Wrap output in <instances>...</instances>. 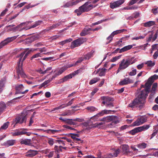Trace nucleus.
Wrapping results in <instances>:
<instances>
[{
    "label": "nucleus",
    "mask_w": 158,
    "mask_h": 158,
    "mask_svg": "<svg viewBox=\"0 0 158 158\" xmlns=\"http://www.w3.org/2000/svg\"><path fill=\"white\" fill-rule=\"evenodd\" d=\"M42 23L43 21L41 20H39L35 22L33 25L31 26L30 28L27 29H26V30H27V29H29L31 28H35L37 26H38L40 25Z\"/></svg>",
    "instance_id": "obj_30"
},
{
    "label": "nucleus",
    "mask_w": 158,
    "mask_h": 158,
    "mask_svg": "<svg viewBox=\"0 0 158 158\" xmlns=\"http://www.w3.org/2000/svg\"><path fill=\"white\" fill-rule=\"evenodd\" d=\"M4 87V83L1 80L0 81V93L2 91Z\"/></svg>",
    "instance_id": "obj_47"
},
{
    "label": "nucleus",
    "mask_w": 158,
    "mask_h": 158,
    "mask_svg": "<svg viewBox=\"0 0 158 158\" xmlns=\"http://www.w3.org/2000/svg\"><path fill=\"white\" fill-rule=\"evenodd\" d=\"M23 88L24 87L22 84L17 85L15 86L16 91L15 94H21L22 92L21 90L23 89Z\"/></svg>",
    "instance_id": "obj_18"
},
{
    "label": "nucleus",
    "mask_w": 158,
    "mask_h": 158,
    "mask_svg": "<svg viewBox=\"0 0 158 158\" xmlns=\"http://www.w3.org/2000/svg\"><path fill=\"white\" fill-rule=\"evenodd\" d=\"M111 111H112L111 110H102L101 112L98 113V115H99V117L102 116L104 115V114H107L110 113V112Z\"/></svg>",
    "instance_id": "obj_25"
},
{
    "label": "nucleus",
    "mask_w": 158,
    "mask_h": 158,
    "mask_svg": "<svg viewBox=\"0 0 158 158\" xmlns=\"http://www.w3.org/2000/svg\"><path fill=\"white\" fill-rule=\"evenodd\" d=\"M8 10L7 8H6L1 14L0 16H3L6 14V12Z\"/></svg>",
    "instance_id": "obj_63"
},
{
    "label": "nucleus",
    "mask_w": 158,
    "mask_h": 158,
    "mask_svg": "<svg viewBox=\"0 0 158 158\" xmlns=\"http://www.w3.org/2000/svg\"><path fill=\"white\" fill-rule=\"evenodd\" d=\"M157 86V83H154L152 86V89L151 91L155 92Z\"/></svg>",
    "instance_id": "obj_45"
},
{
    "label": "nucleus",
    "mask_w": 158,
    "mask_h": 158,
    "mask_svg": "<svg viewBox=\"0 0 158 158\" xmlns=\"http://www.w3.org/2000/svg\"><path fill=\"white\" fill-rule=\"evenodd\" d=\"M55 142L54 139L52 138H49L48 140V143L51 146L53 145Z\"/></svg>",
    "instance_id": "obj_51"
},
{
    "label": "nucleus",
    "mask_w": 158,
    "mask_h": 158,
    "mask_svg": "<svg viewBox=\"0 0 158 158\" xmlns=\"http://www.w3.org/2000/svg\"><path fill=\"white\" fill-rule=\"evenodd\" d=\"M19 36V35H18L10 37H8L2 41L0 43V49L14 40Z\"/></svg>",
    "instance_id": "obj_7"
},
{
    "label": "nucleus",
    "mask_w": 158,
    "mask_h": 158,
    "mask_svg": "<svg viewBox=\"0 0 158 158\" xmlns=\"http://www.w3.org/2000/svg\"><path fill=\"white\" fill-rule=\"evenodd\" d=\"M89 2H86L84 4L80 6L78 9H76L74 11V12L76 13L77 16H79L82 13L87 12L91 9L93 8L92 5H89Z\"/></svg>",
    "instance_id": "obj_4"
},
{
    "label": "nucleus",
    "mask_w": 158,
    "mask_h": 158,
    "mask_svg": "<svg viewBox=\"0 0 158 158\" xmlns=\"http://www.w3.org/2000/svg\"><path fill=\"white\" fill-rule=\"evenodd\" d=\"M38 49H39V51L41 52H46L47 51V49L45 47H44L43 48H37L35 49V50H37Z\"/></svg>",
    "instance_id": "obj_55"
},
{
    "label": "nucleus",
    "mask_w": 158,
    "mask_h": 158,
    "mask_svg": "<svg viewBox=\"0 0 158 158\" xmlns=\"http://www.w3.org/2000/svg\"><path fill=\"white\" fill-rule=\"evenodd\" d=\"M104 123L102 122H100V123H96L94 124V123H92L91 125V128H95L96 127H98L99 126H101L103 125Z\"/></svg>",
    "instance_id": "obj_37"
},
{
    "label": "nucleus",
    "mask_w": 158,
    "mask_h": 158,
    "mask_svg": "<svg viewBox=\"0 0 158 158\" xmlns=\"http://www.w3.org/2000/svg\"><path fill=\"white\" fill-rule=\"evenodd\" d=\"M114 36L113 35H112V33H111L110 35L107 38V40H109V41L107 43H106V44H107L110 43L113 39V37Z\"/></svg>",
    "instance_id": "obj_52"
},
{
    "label": "nucleus",
    "mask_w": 158,
    "mask_h": 158,
    "mask_svg": "<svg viewBox=\"0 0 158 158\" xmlns=\"http://www.w3.org/2000/svg\"><path fill=\"white\" fill-rule=\"evenodd\" d=\"M155 80L151 78V77L148 79V81L145 84L146 88L140 92L137 98L134 99L129 104L128 106L132 108H138L141 110L145 107L146 100L150 92L151 86Z\"/></svg>",
    "instance_id": "obj_1"
},
{
    "label": "nucleus",
    "mask_w": 158,
    "mask_h": 158,
    "mask_svg": "<svg viewBox=\"0 0 158 158\" xmlns=\"http://www.w3.org/2000/svg\"><path fill=\"white\" fill-rule=\"evenodd\" d=\"M124 2V0H119L110 3V7L112 9H114L118 7L122 4Z\"/></svg>",
    "instance_id": "obj_12"
},
{
    "label": "nucleus",
    "mask_w": 158,
    "mask_h": 158,
    "mask_svg": "<svg viewBox=\"0 0 158 158\" xmlns=\"http://www.w3.org/2000/svg\"><path fill=\"white\" fill-rule=\"evenodd\" d=\"M135 45L134 44L133 45H130L127 46H125L123 47V48H122L121 49L119 52L121 53V52H123L128 50H129L132 48L133 46Z\"/></svg>",
    "instance_id": "obj_19"
},
{
    "label": "nucleus",
    "mask_w": 158,
    "mask_h": 158,
    "mask_svg": "<svg viewBox=\"0 0 158 158\" xmlns=\"http://www.w3.org/2000/svg\"><path fill=\"white\" fill-rule=\"evenodd\" d=\"M147 144L145 143H140L137 145V147L139 149H143L147 147Z\"/></svg>",
    "instance_id": "obj_31"
},
{
    "label": "nucleus",
    "mask_w": 158,
    "mask_h": 158,
    "mask_svg": "<svg viewBox=\"0 0 158 158\" xmlns=\"http://www.w3.org/2000/svg\"><path fill=\"white\" fill-rule=\"evenodd\" d=\"M110 122H112L110 125H111L113 124H116L119 123L118 117L115 115H111Z\"/></svg>",
    "instance_id": "obj_17"
},
{
    "label": "nucleus",
    "mask_w": 158,
    "mask_h": 158,
    "mask_svg": "<svg viewBox=\"0 0 158 158\" xmlns=\"http://www.w3.org/2000/svg\"><path fill=\"white\" fill-rule=\"evenodd\" d=\"M16 140L15 139H10L7 140L5 143V146H10L13 145L16 143Z\"/></svg>",
    "instance_id": "obj_22"
},
{
    "label": "nucleus",
    "mask_w": 158,
    "mask_h": 158,
    "mask_svg": "<svg viewBox=\"0 0 158 158\" xmlns=\"http://www.w3.org/2000/svg\"><path fill=\"white\" fill-rule=\"evenodd\" d=\"M136 73V69L132 70L131 72L129 73V75L131 76H133L135 75Z\"/></svg>",
    "instance_id": "obj_57"
},
{
    "label": "nucleus",
    "mask_w": 158,
    "mask_h": 158,
    "mask_svg": "<svg viewBox=\"0 0 158 158\" xmlns=\"http://www.w3.org/2000/svg\"><path fill=\"white\" fill-rule=\"evenodd\" d=\"M120 150L119 149H118L116 150L113 153V155L115 156H117L118 154L119 153Z\"/></svg>",
    "instance_id": "obj_60"
},
{
    "label": "nucleus",
    "mask_w": 158,
    "mask_h": 158,
    "mask_svg": "<svg viewBox=\"0 0 158 158\" xmlns=\"http://www.w3.org/2000/svg\"><path fill=\"white\" fill-rule=\"evenodd\" d=\"M126 30L124 29L116 30V31H113L112 33V35H113L114 36L115 35L118 34L119 33H121L123 32L124 31Z\"/></svg>",
    "instance_id": "obj_41"
},
{
    "label": "nucleus",
    "mask_w": 158,
    "mask_h": 158,
    "mask_svg": "<svg viewBox=\"0 0 158 158\" xmlns=\"http://www.w3.org/2000/svg\"><path fill=\"white\" fill-rule=\"evenodd\" d=\"M27 119L26 116H23L22 115H19L15 119V124L19 123L22 124L24 122H26Z\"/></svg>",
    "instance_id": "obj_11"
},
{
    "label": "nucleus",
    "mask_w": 158,
    "mask_h": 158,
    "mask_svg": "<svg viewBox=\"0 0 158 158\" xmlns=\"http://www.w3.org/2000/svg\"><path fill=\"white\" fill-rule=\"evenodd\" d=\"M92 56V54L91 53H89L85 55L84 56V59L85 60L89 59Z\"/></svg>",
    "instance_id": "obj_49"
},
{
    "label": "nucleus",
    "mask_w": 158,
    "mask_h": 158,
    "mask_svg": "<svg viewBox=\"0 0 158 158\" xmlns=\"http://www.w3.org/2000/svg\"><path fill=\"white\" fill-rule=\"evenodd\" d=\"M106 69L105 68H103L102 69L99 73V76L101 77L105 76L106 74Z\"/></svg>",
    "instance_id": "obj_38"
},
{
    "label": "nucleus",
    "mask_w": 158,
    "mask_h": 158,
    "mask_svg": "<svg viewBox=\"0 0 158 158\" xmlns=\"http://www.w3.org/2000/svg\"><path fill=\"white\" fill-rule=\"evenodd\" d=\"M19 142L21 144L31 146L32 144L31 143V139H22L20 140Z\"/></svg>",
    "instance_id": "obj_16"
},
{
    "label": "nucleus",
    "mask_w": 158,
    "mask_h": 158,
    "mask_svg": "<svg viewBox=\"0 0 158 158\" xmlns=\"http://www.w3.org/2000/svg\"><path fill=\"white\" fill-rule=\"evenodd\" d=\"M152 47V50L153 51L156 50H158V44H155L153 45Z\"/></svg>",
    "instance_id": "obj_59"
},
{
    "label": "nucleus",
    "mask_w": 158,
    "mask_h": 158,
    "mask_svg": "<svg viewBox=\"0 0 158 158\" xmlns=\"http://www.w3.org/2000/svg\"><path fill=\"white\" fill-rule=\"evenodd\" d=\"M62 23V21H61L60 22H59L55 24H53L52 26H50V27H48V30H53L54 29H55L58 26L60 25Z\"/></svg>",
    "instance_id": "obj_21"
},
{
    "label": "nucleus",
    "mask_w": 158,
    "mask_h": 158,
    "mask_svg": "<svg viewBox=\"0 0 158 158\" xmlns=\"http://www.w3.org/2000/svg\"><path fill=\"white\" fill-rule=\"evenodd\" d=\"M37 4L36 5H32V6H31L30 5V4H29L28 5H27V6H25L24 7V9H23L21 11V12L23 11L24 10V9H28L29 8H30L31 7H34V6H36V5H37Z\"/></svg>",
    "instance_id": "obj_56"
},
{
    "label": "nucleus",
    "mask_w": 158,
    "mask_h": 158,
    "mask_svg": "<svg viewBox=\"0 0 158 158\" xmlns=\"http://www.w3.org/2000/svg\"><path fill=\"white\" fill-rule=\"evenodd\" d=\"M86 109L89 112H93L96 111H97L98 109L93 106H89L86 108Z\"/></svg>",
    "instance_id": "obj_28"
},
{
    "label": "nucleus",
    "mask_w": 158,
    "mask_h": 158,
    "mask_svg": "<svg viewBox=\"0 0 158 158\" xmlns=\"http://www.w3.org/2000/svg\"><path fill=\"white\" fill-rule=\"evenodd\" d=\"M91 28L85 29L81 32L80 35L81 36H85L89 34V31H90Z\"/></svg>",
    "instance_id": "obj_26"
},
{
    "label": "nucleus",
    "mask_w": 158,
    "mask_h": 158,
    "mask_svg": "<svg viewBox=\"0 0 158 158\" xmlns=\"http://www.w3.org/2000/svg\"><path fill=\"white\" fill-rule=\"evenodd\" d=\"M150 127L149 124L144 125L142 126L138 127L139 131H144L148 129Z\"/></svg>",
    "instance_id": "obj_24"
},
{
    "label": "nucleus",
    "mask_w": 158,
    "mask_h": 158,
    "mask_svg": "<svg viewBox=\"0 0 158 158\" xmlns=\"http://www.w3.org/2000/svg\"><path fill=\"white\" fill-rule=\"evenodd\" d=\"M82 70L83 69L82 68H80L79 69L74 71L72 73L65 76L64 78H63L64 81L65 82L67 81L69 79L72 78L76 75L81 73L82 71Z\"/></svg>",
    "instance_id": "obj_9"
},
{
    "label": "nucleus",
    "mask_w": 158,
    "mask_h": 158,
    "mask_svg": "<svg viewBox=\"0 0 158 158\" xmlns=\"http://www.w3.org/2000/svg\"><path fill=\"white\" fill-rule=\"evenodd\" d=\"M6 104L4 102H0V113H2L6 109Z\"/></svg>",
    "instance_id": "obj_23"
},
{
    "label": "nucleus",
    "mask_w": 158,
    "mask_h": 158,
    "mask_svg": "<svg viewBox=\"0 0 158 158\" xmlns=\"http://www.w3.org/2000/svg\"><path fill=\"white\" fill-rule=\"evenodd\" d=\"M92 124L90 122H89V120L86 123H84V125L86 127H88L86 128V129L87 130H89L90 129H92V128H91V125Z\"/></svg>",
    "instance_id": "obj_39"
},
{
    "label": "nucleus",
    "mask_w": 158,
    "mask_h": 158,
    "mask_svg": "<svg viewBox=\"0 0 158 158\" xmlns=\"http://www.w3.org/2000/svg\"><path fill=\"white\" fill-rule=\"evenodd\" d=\"M72 40V39L71 38H69V39H67L65 40H64L62 41L61 42H60L58 43V44H59L62 45V46L64 44H65L67 43H68L69 42H71Z\"/></svg>",
    "instance_id": "obj_33"
},
{
    "label": "nucleus",
    "mask_w": 158,
    "mask_h": 158,
    "mask_svg": "<svg viewBox=\"0 0 158 158\" xmlns=\"http://www.w3.org/2000/svg\"><path fill=\"white\" fill-rule=\"evenodd\" d=\"M133 59V58H128L126 60L123 59L119 64V67L117 70V73H119L121 70L126 69L130 65L134 63L135 61Z\"/></svg>",
    "instance_id": "obj_3"
},
{
    "label": "nucleus",
    "mask_w": 158,
    "mask_h": 158,
    "mask_svg": "<svg viewBox=\"0 0 158 158\" xmlns=\"http://www.w3.org/2000/svg\"><path fill=\"white\" fill-rule=\"evenodd\" d=\"M23 52H25V54L24 57H23V61H24L25 59L27 57V56H28L29 54L31 52L30 51H25Z\"/></svg>",
    "instance_id": "obj_42"
},
{
    "label": "nucleus",
    "mask_w": 158,
    "mask_h": 158,
    "mask_svg": "<svg viewBox=\"0 0 158 158\" xmlns=\"http://www.w3.org/2000/svg\"><path fill=\"white\" fill-rule=\"evenodd\" d=\"M28 131L27 129H18L16 130L15 132L12 133H11L13 136L21 135L25 134L27 136H30L31 133L27 132L26 131Z\"/></svg>",
    "instance_id": "obj_6"
},
{
    "label": "nucleus",
    "mask_w": 158,
    "mask_h": 158,
    "mask_svg": "<svg viewBox=\"0 0 158 158\" xmlns=\"http://www.w3.org/2000/svg\"><path fill=\"white\" fill-rule=\"evenodd\" d=\"M87 40L86 38L83 37L79 38L73 40L71 43V47L72 48L80 46L81 44L85 42Z\"/></svg>",
    "instance_id": "obj_5"
},
{
    "label": "nucleus",
    "mask_w": 158,
    "mask_h": 158,
    "mask_svg": "<svg viewBox=\"0 0 158 158\" xmlns=\"http://www.w3.org/2000/svg\"><path fill=\"white\" fill-rule=\"evenodd\" d=\"M71 137L72 139H73L74 141L76 143H77V141H80V143H82L83 142V140H81L80 139L77 138L76 137L74 136H71Z\"/></svg>",
    "instance_id": "obj_44"
},
{
    "label": "nucleus",
    "mask_w": 158,
    "mask_h": 158,
    "mask_svg": "<svg viewBox=\"0 0 158 158\" xmlns=\"http://www.w3.org/2000/svg\"><path fill=\"white\" fill-rule=\"evenodd\" d=\"M55 141L56 142H57L59 144H62L63 145H65V144L64 143V141L61 140H55Z\"/></svg>",
    "instance_id": "obj_61"
},
{
    "label": "nucleus",
    "mask_w": 158,
    "mask_h": 158,
    "mask_svg": "<svg viewBox=\"0 0 158 158\" xmlns=\"http://www.w3.org/2000/svg\"><path fill=\"white\" fill-rule=\"evenodd\" d=\"M48 133H49V132L50 131L51 132V133L54 134L60 131L59 130H51V129H48L47 130L45 131Z\"/></svg>",
    "instance_id": "obj_48"
},
{
    "label": "nucleus",
    "mask_w": 158,
    "mask_h": 158,
    "mask_svg": "<svg viewBox=\"0 0 158 158\" xmlns=\"http://www.w3.org/2000/svg\"><path fill=\"white\" fill-rule=\"evenodd\" d=\"M73 5V2L70 1L65 3L64 5V7H67Z\"/></svg>",
    "instance_id": "obj_46"
},
{
    "label": "nucleus",
    "mask_w": 158,
    "mask_h": 158,
    "mask_svg": "<svg viewBox=\"0 0 158 158\" xmlns=\"http://www.w3.org/2000/svg\"><path fill=\"white\" fill-rule=\"evenodd\" d=\"M155 24V22L153 21H149L145 23L144 26L145 27H150Z\"/></svg>",
    "instance_id": "obj_34"
},
{
    "label": "nucleus",
    "mask_w": 158,
    "mask_h": 158,
    "mask_svg": "<svg viewBox=\"0 0 158 158\" xmlns=\"http://www.w3.org/2000/svg\"><path fill=\"white\" fill-rule=\"evenodd\" d=\"M122 42V40L120 39L118 41L116 42L114 44V45L115 46H118L119 47L122 46L121 43Z\"/></svg>",
    "instance_id": "obj_50"
},
{
    "label": "nucleus",
    "mask_w": 158,
    "mask_h": 158,
    "mask_svg": "<svg viewBox=\"0 0 158 158\" xmlns=\"http://www.w3.org/2000/svg\"><path fill=\"white\" fill-rule=\"evenodd\" d=\"M100 79L99 77H95L93 79H91L89 82V84L90 85H92L96 83L98 81H99Z\"/></svg>",
    "instance_id": "obj_35"
},
{
    "label": "nucleus",
    "mask_w": 158,
    "mask_h": 158,
    "mask_svg": "<svg viewBox=\"0 0 158 158\" xmlns=\"http://www.w3.org/2000/svg\"><path fill=\"white\" fill-rule=\"evenodd\" d=\"M25 54L24 52H22L20 54L18 55L17 57L19 58V61L18 62V66L16 67V72L17 73L18 76L17 79L20 78V75L23 78H25L27 77L26 75L24 73L22 68V62L24 61H23V59Z\"/></svg>",
    "instance_id": "obj_2"
},
{
    "label": "nucleus",
    "mask_w": 158,
    "mask_h": 158,
    "mask_svg": "<svg viewBox=\"0 0 158 158\" xmlns=\"http://www.w3.org/2000/svg\"><path fill=\"white\" fill-rule=\"evenodd\" d=\"M145 64H147L148 67H152L155 65V62H152V61L149 60L147 61L145 63Z\"/></svg>",
    "instance_id": "obj_40"
},
{
    "label": "nucleus",
    "mask_w": 158,
    "mask_h": 158,
    "mask_svg": "<svg viewBox=\"0 0 158 158\" xmlns=\"http://www.w3.org/2000/svg\"><path fill=\"white\" fill-rule=\"evenodd\" d=\"M9 123L7 122L4 123L3 125L0 128V131L2 129L5 130L8 127Z\"/></svg>",
    "instance_id": "obj_36"
},
{
    "label": "nucleus",
    "mask_w": 158,
    "mask_h": 158,
    "mask_svg": "<svg viewBox=\"0 0 158 158\" xmlns=\"http://www.w3.org/2000/svg\"><path fill=\"white\" fill-rule=\"evenodd\" d=\"M147 117L145 116H142L140 117L132 123L133 126L140 125L147 121Z\"/></svg>",
    "instance_id": "obj_8"
},
{
    "label": "nucleus",
    "mask_w": 158,
    "mask_h": 158,
    "mask_svg": "<svg viewBox=\"0 0 158 158\" xmlns=\"http://www.w3.org/2000/svg\"><path fill=\"white\" fill-rule=\"evenodd\" d=\"M139 132V130L138 127H137L135 128L132 130L130 131L129 132V133L131 134L132 135H135L136 133Z\"/></svg>",
    "instance_id": "obj_32"
},
{
    "label": "nucleus",
    "mask_w": 158,
    "mask_h": 158,
    "mask_svg": "<svg viewBox=\"0 0 158 158\" xmlns=\"http://www.w3.org/2000/svg\"><path fill=\"white\" fill-rule=\"evenodd\" d=\"M74 65H73V64H67L63 66L60 69L57 73H56V75H59L66 70L68 69L73 66Z\"/></svg>",
    "instance_id": "obj_13"
},
{
    "label": "nucleus",
    "mask_w": 158,
    "mask_h": 158,
    "mask_svg": "<svg viewBox=\"0 0 158 158\" xmlns=\"http://www.w3.org/2000/svg\"><path fill=\"white\" fill-rule=\"evenodd\" d=\"M133 82V81L132 80H130L128 78H125L123 80L120 81L119 83V84L120 85H123L132 83Z\"/></svg>",
    "instance_id": "obj_15"
},
{
    "label": "nucleus",
    "mask_w": 158,
    "mask_h": 158,
    "mask_svg": "<svg viewBox=\"0 0 158 158\" xmlns=\"http://www.w3.org/2000/svg\"><path fill=\"white\" fill-rule=\"evenodd\" d=\"M121 148L124 154H127L130 152L129 146L126 145H123L121 146Z\"/></svg>",
    "instance_id": "obj_20"
},
{
    "label": "nucleus",
    "mask_w": 158,
    "mask_h": 158,
    "mask_svg": "<svg viewBox=\"0 0 158 158\" xmlns=\"http://www.w3.org/2000/svg\"><path fill=\"white\" fill-rule=\"evenodd\" d=\"M121 56H119L113 57L111 59V61L112 62H114L117 60L118 59H120L121 57Z\"/></svg>",
    "instance_id": "obj_53"
},
{
    "label": "nucleus",
    "mask_w": 158,
    "mask_h": 158,
    "mask_svg": "<svg viewBox=\"0 0 158 158\" xmlns=\"http://www.w3.org/2000/svg\"><path fill=\"white\" fill-rule=\"evenodd\" d=\"M40 53L39 52H38L37 53L31 57V59L32 60L33 58H38V57L40 56Z\"/></svg>",
    "instance_id": "obj_58"
},
{
    "label": "nucleus",
    "mask_w": 158,
    "mask_h": 158,
    "mask_svg": "<svg viewBox=\"0 0 158 158\" xmlns=\"http://www.w3.org/2000/svg\"><path fill=\"white\" fill-rule=\"evenodd\" d=\"M38 153L37 151L33 150H29L27 151L26 156L28 157H31L35 156Z\"/></svg>",
    "instance_id": "obj_14"
},
{
    "label": "nucleus",
    "mask_w": 158,
    "mask_h": 158,
    "mask_svg": "<svg viewBox=\"0 0 158 158\" xmlns=\"http://www.w3.org/2000/svg\"><path fill=\"white\" fill-rule=\"evenodd\" d=\"M151 94H150L149 97V100L150 101H151L152 100V98L154 97V95L155 93V92L151 91Z\"/></svg>",
    "instance_id": "obj_54"
},
{
    "label": "nucleus",
    "mask_w": 158,
    "mask_h": 158,
    "mask_svg": "<svg viewBox=\"0 0 158 158\" xmlns=\"http://www.w3.org/2000/svg\"><path fill=\"white\" fill-rule=\"evenodd\" d=\"M99 117V115H98V114H97L96 115L90 118L89 120V122H90L91 123H92L93 122L97 121Z\"/></svg>",
    "instance_id": "obj_27"
},
{
    "label": "nucleus",
    "mask_w": 158,
    "mask_h": 158,
    "mask_svg": "<svg viewBox=\"0 0 158 158\" xmlns=\"http://www.w3.org/2000/svg\"><path fill=\"white\" fill-rule=\"evenodd\" d=\"M102 99L103 100L102 103L106 106V107H111L114 106L113 103L111 102V99L109 98L105 97H102Z\"/></svg>",
    "instance_id": "obj_10"
},
{
    "label": "nucleus",
    "mask_w": 158,
    "mask_h": 158,
    "mask_svg": "<svg viewBox=\"0 0 158 158\" xmlns=\"http://www.w3.org/2000/svg\"><path fill=\"white\" fill-rule=\"evenodd\" d=\"M111 116H107L106 117H104L99 120L100 121L105 122L108 123L110 122Z\"/></svg>",
    "instance_id": "obj_29"
},
{
    "label": "nucleus",
    "mask_w": 158,
    "mask_h": 158,
    "mask_svg": "<svg viewBox=\"0 0 158 158\" xmlns=\"http://www.w3.org/2000/svg\"><path fill=\"white\" fill-rule=\"evenodd\" d=\"M50 82H51V80H49V79L46 81L42 84V86H44L45 85L49 83Z\"/></svg>",
    "instance_id": "obj_64"
},
{
    "label": "nucleus",
    "mask_w": 158,
    "mask_h": 158,
    "mask_svg": "<svg viewBox=\"0 0 158 158\" xmlns=\"http://www.w3.org/2000/svg\"><path fill=\"white\" fill-rule=\"evenodd\" d=\"M84 60V58L82 57L80 58L78 60H77L75 64H73V65H74L73 66H75L77 64L79 63H81Z\"/></svg>",
    "instance_id": "obj_62"
},
{
    "label": "nucleus",
    "mask_w": 158,
    "mask_h": 158,
    "mask_svg": "<svg viewBox=\"0 0 158 158\" xmlns=\"http://www.w3.org/2000/svg\"><path fill=\"white\" fill-rule=\"evenodd\" d=\"M73 121V119H66L65 123L70 125L75 124V123Z\"/></svg>",
    "instance_id": "obj_43"
}]
</instances>
